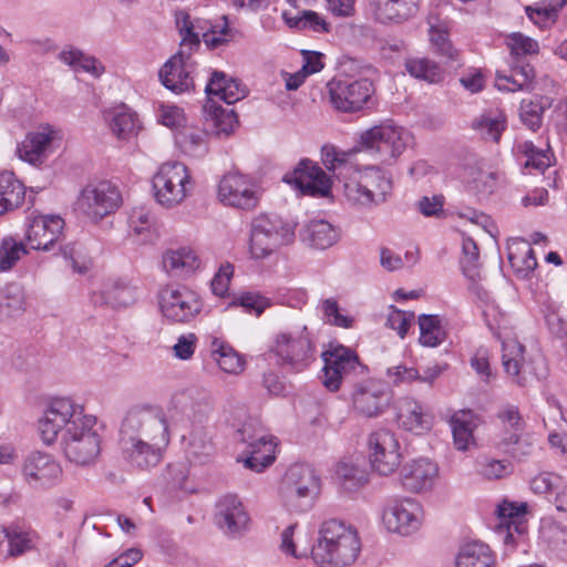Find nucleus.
Segmentation results:
<instances>
[{
	"mask_svg": "<svg viewBox=\"0 0 567 567\" xmlns=\"http://www.w3.org/2000/svg\"><path fill=\"white\" fill-rule=\"evenodd\" d=\"M507 45L511 49L514 63L518 64L524 63L522 60L523 56L528 54H537L539 50L537 41L519 32L512 33L508 37Z\"/></svg>",
	"mask_w": 567,
	"mask_h": 567,
	"instance_id": "obj_55",
	"label": "nucleus"
},
{
	"mask_svg": "<svg viewBox=\"0 0 567 567\" xmlns=\"http://www.w3.org/2000/svg\"><path fill=\"white\" fill-rule=\"evenodd\" d=\"M406 71L414 78L436 83L442 80V69L427 58L409 59L405 62Z\"/></svg>",
	"mask_w": 567,
	"mask_h": 567,
	"instance_id": "obj_54",
	"label": "nucleus"
},
{
	"mask_svg": "<svg viewBox=\"0 0 567 567\" xmlns=\"http://www.w3.org/2000/svg\"><path fill=\"white\" fill-rule=\"evenodd\" d=\"M319 492L320 481L311 466L295 464L288 468L281 486L282 499L288 509H310Z\"/></svg>",
	"mask_w": 567,
	"mask_h": 567,
	"instance_id": "obj_7",
	"label": "nucleus"
},
{
	"mask_svg": "<svg viewBox=\"0 0 567 567\" xmlns=\"http://www.w3.org/2000/svg\"><path fill=\"white\" fill-rule=\"evenodd\" d=\"M369 452L372 468L380 475H390L401 464L402 455L395 434L386 429L374 431L369 436Z\"/></svg>",
	"mask_w": 567,
	"mask_h": 567,
	"instance_id": "obj_16",
	"label": "nucleus"
},
{
	"mask_svg": "<svg viewBox=\"0 0 567 567\" xmlns=\"http://www.w3.org/2000/svg\"><path fill=\"white\" fill-rule=\"evenodd\" d=\"M525 347L516 339L508 338L502 341V364L505 373L512 382L518 386H526L532 377L537 379L543 375L537 373L525 359Z\"/></svg>",
	"mask_w": 567,
	"mask_h": 567,
	"instance_id": "obj_21",
	"label": "nucleus"
},
{
	"mask_svg": "<svg viewBox=\"0 0 567 567\" xmlns=\"http://www.w3.org/2000/svg\"><path fill=\"white\" fill-rule=\"evenodd\" d=\"M535 76V70L529 63H513L511 75L496 73L495 86L505 92L533 91Z\"/></svg>",
	"mask_w": 567,
	"mask_h": 567,
	"instance_id": "obj_34",
	"label": "nucleus"
},
{
	"mask_svg": "<svg viewBox=\"0 0 567 567\" xmlns=\"http://www.w3.org/2000/svg\"><path fill=\"white\" fill-rule=\"evenodd\" d=\"M517 148L526 157V162L524 164L526 169L533 168L544 173L548 167L553 165L554 155L548 145L546 150H542L536 147L532 142H524L519 144Z\"/></svg>",
	"mask_w": 567,
	"mask_h": 567,
	"instance_id": "obj_52",
	"label": "nucleus"
},
{
	"mask_svg": "<svg viewBox=\"0 0 567 567\" xmlns=\"http://www.w3.org/2000/svg\"><path fill=\"white\" fill-rule=\"evenodd\" d=\"M218 197L227 206L247 210L255 208L259 200L255 183L237 172L224 175L218 185Z\"/></svg>",
	"mask_w": 567,
	"mask_h": 567,
	"instance_id": "obj_18",
	"label": "nucleus"
},
{
	"mask_svg": "<svg viewBox=\"0 0 567 567\" xmlns=\"http://www.w3.org/2000/svg\"><path fill=\"white\" fill-rule=\"evenodd\" d=\"M340 182L343 183V195L349 205L368 210L377 207L359 172V163Z\"/></svg>",
	"mask_w": 567,
	"mask_h": 567,
	"instance_id": "obj_33",
	"label": "nucleus"
},
{
	"mask_svg": "<svg viewBox=\"0 0 567 567\" xmlns=\"http://www.w3.org/2000/svg\"><path fill=\"white\" fill-rule=\"evenodd\" d=\"M324 367L322 369V384L330 391H337L341 382L363 370L358 355L350 349L339 346L322 353Z\"/></svg>",
	"mask_w": 567,
	"mask_h": 567,
	"instance_id": "obj_17",
	"label": "nucleus"
},
{
	"mask_svg": "<svg viewBox=\"0 0 567 567\" xmlns=\"http://www.w3.org/2000/svg\"><path fill=\"white\" fill-rule=\"evenodd\" d=\"M27 252L22 243H18L11 237L3 238L0 246V271H6Z\"/></svg>",
	"mask_w": 567,
	"mask_h": 567,
	"instance_id": "obj_58",
	"label": "nucleus"
},
{
	"mask_svg": "<svg viewBox=\"0 0 567 567\" xmlns=\"http://www.w3.org/2000/svg\"><path fill=\"white\" fill-rule=\"evenodd\" d=\"M122 196L116 185L109 181L87 184L78 197V208L90 219L99 221L113 214L121 205Z\"/></svg>",
	"mask_w": 567,
	"mask_h": 567,
	"instance_id": "obj_11",
	"label": "nucleus"
},
{
	"mask_svg": "<svg viewBox=\"0 0 567 567\" xmlns=\"http://www.w3.org/2000/svg\"><path fill=\"white\" fill-rule=\"evenodd\" d=\"M454 445L458 451H466L474 443L473 431L476 427L472 411H457L451 417Z\"/></svg>",
	"mask_w": 567,
	"mask_h": 567,
	"instance_id": "obj_43",
	"label": "nucleus"
},
{
	"mask_svg": "<svg viewBox=\"0 0 567 567\" xmlns=\"http://www.w3.org/2000/svg\"><path fill=\"white\" fill-rule=\"evenodd\" d=\"M478 258L480 250L477 244L472 238L464 237L462 240V257L460 259V265L465 278L473 282L487 280V277L482 274Z\"/></svg>",
	"mask_w": 567,
	"mask_h": 567,
	"instance_id": "obj_46",
	"label": "nucleus"
},
{
	"mask_svg": "<svg viewBox=\"0 0 567 567\" xmlns=\"http://www.w3.org/2000/svg\"><path fill=\"white\" fill-rule=\"evenodd\" d=\"M455 567H495V557L488 545L470 542L460 548Z\"/></svg>",
	"mask_w": 567,
	"mask_h": 567,
	"instance_id": "obj_38",
	"label": "nucleus"
},
{
	"mask_svg": "<svg viewBox=\"0 0 567 567\" xmlns=\"http://www.w3.org/2000/svg\"><path fill=\"white\" fill-rule=\"evenodd\" d=\"M55 132L50 126L29 133L18 146L19 157L34 166L47 161Z\"/></svg>",
	"mask_w": 567,
	"mask_h": 567,
	"instance_id": "obj_27",
	"label": "nucleus"
},
{
	"mask_svg": "<svg viewBox=\"0 0 567 567\" xmlns=\"http://www.w3.org/2000/svg\"><path fill=\"white\" fill-rule=\"evenodd\" d=\"M284 181L295 185L302 194L326 196L331 184L327 174L317 164L302 159L293 172L285 175Z\"/></svg>",
	"mask_w": 567,
	"mask_h": 567,
	"instance_id": "obj_22",
	"label": "nucleus"
},
{
	"mask_svg": "<svg viewBox=\"0 0 567 567\" xmlns=\"http://www.w3.org/2000/svg\"><path fill=\"white\" fill-rule=\"evenodd\" d=\"M413 313L408 315L404 311L396 309L394 306L390 307L386 324L398 332L400 338H404L411 326Z\"/></svg>",
	"mask_w": 567,
	"mask_h": 567,
	"instance_id": "obj_64",
	"label": "nucleus"
},
{
	"mask_svg": "<svg viewBox=\"0 0 567 567\" xmlns=\"http://www.w3.org/2000/svg\"><path fill=\"white\" fill-rule=\"evenodd\" d=\"M336 474L347 487L361 486L368 481L365 470L348 461H341L337 464Z\"/></svg>",
	"mask_w": 567,
	"mask_h": 567,
	"instance_id": "obj_57",
	"label": "nucleus"
},
{
	"mask_svg": "<svg viewBox=\"0 0 567 567\" xmlns=\"http://www.w3.org/2000/svg\"><path fill=\"white\" fill-rule=\"evenodd\" d=\"M64 220L58 215H40L32 218L25 231L31 249L49 250L62 234Z\"/></svg>",
	"mask_w": 567,
	"mask_h": 567,
	"instance_id": "obj_25",
	"label": "nucleus"
},
{
	"mask_svg": "<svg viewBox=\"0 0 567 567\" xmlns=\"http://www.w3.org/2000/svg\"><path fill=\"white\" fill-rule=\"evenodd\" d=\"M328 89L333 107L346 113H355L369 106L374 93L373 83L368 79H333L328 83Z\"/></svg>",
	"mask_w": 567,
	"mask_h": 567,
	"instance_id": "obj_14",
	"label": "nucleus"
},
{
	"mask_svg": "<svg viewBox=\"0 0 567 567\" xmlns=\"http://www.w3.org/2000/svg\"><path fill=\"white\" fill-rule=\"evenodd\" d=\"M271 351L278 364L295 372L305 370L315 360L313 344L306 333L277 334Z\"/></svg>",
	"mask_w": 567,
	"mask_h": 567,
	"instance_id": "obj_13",
	"label": "nucleus"
},
{
	"mask_svg": "<svg viewBox=\"0 0 567 567\" xmlns=\"http://www.w3.org/2000/svg\"><path fill=\"white\" fill-rule=\"evenodd\" d=\"M162 315L173 322H188L202 310L203 302L189 286H164L158 293Z\"/></svg>",
	"mask_w": 567,
	"mask_h": 567,
	"instance_id": "obj_12",
	"label": "nucleus"
},
{
	"mask_svg": "<svg viewBox=\"0 0 567 567\" xmlns=\"http://www.w3.org/2000/svg\"><path fill=\"white\" fill-rule=\"evenodd\" d=\"M499 446L513 458L524 461L533 454L535 441L529 435L505 433L499 442Z\"/></svg>",
	"mask_w": 567,
	"mask_h": 567,
	"instance_id": "obj_48",
	"label": "nucleus"
},
{
	"mask_svg": "<svg viewBox=\"0 0 567 567\" xmlns=\"http://www.w3.org/2000/svg\"><path fill=\"white\" fill-rule=\"evenodd\" d=\"M21 473L30 486L47 488L56 484L61 478L62 467L52 455L33 452L23 461Z\"/></svg>",
	"mask_w": 567,
	"mask_h": 567,
	"instance_id": "obj_19",
	"label": "nucleus"
},
{
	"mask_svg": "<svg viewBox=\"0 0 567 567\" xmlns=\"http://www.w3.org/2000/svg\"><path fill=\"white\" fill-rule=\"evenodd\" d=\"M39 536L30 526L13 522L8 526V555L19 557L35 547Z\"/></svg>",
	"mask_w": 567,
	"mask_h": 567,
	"instance_id": "obj_37",
	"label": "nucleus"
},
{
	"mask_svg": "<svg viewBox=\"0 0 567 567\" xmlns=\"http://www.w3.org/2000/svg\"><path fill=\"white\" fill-rule=\"evenodd\" d=\"M471 127L481 138L498 143L506 128V116L502 111L488 110L476 116Z\"/></svg>",
	"mask_w": 567,
	"mask_h": 567,
	"instance_id": "obj_36",
	"label": "nucleus"
},
{
	"mask_svg": "<svg viewBox=\"0 0 567 567\" xmlns=\"http://www.w3.org/2000/svg\"><path fill=\"white\" fill-rule=\"evenodd\" d=\"M527 532V523L524 517L508 520L506 524L498 526L497 533L503 536L506 545H515L518 538H523Z\"/></svg>",
	"mask_w": 567,
	"mask_h": 567,
	"instance_id": "obj_61",
	"label": "nucleus"
},
{
	"mask_svg": "<svg viewBox=\"0 0 567 567\" xmlns=\"http://www.w3.org/2000/svg\"><path fill=\"white\" fill-rule=\"evenodd\" d=\"M389 399L384 384L373 380L357 384L352 393L354 410L367 417L380 415L388 406Z\"/></svg>",
	"mask_w": 567,
	"mask_h": 567,
	"instance_id": "obj_24",
	"label": "nucleus"
},
{
	"mask_svg": "<svg viewBox=\"0 0 567 567\" xmlns=\"http://www.w3.org/2000/svg\"><path fill=\"white\" fill-rule=\"evenodd\" d=\"M187 60L185 51L179 50L159 71L161 82L174 93H183L194 86L187 70Z\"/></svg>",
	"mask_w": 567,
	"mask_h": 567,
	"instance_id": "obj_29",
	"label": "nucleus"
},
{
	"mask_svg": "<svg viewBox=\"0 0 567 567\" xmlns=\"http://www.w3.org/2000/svg\"><path fill=\"white\" fill-rule=\"evenodd\" d=\"M359 172L375 206L385 203L393 189L391 175L378 165H359Z\"/></svg>",
	"mask_w": 567,
	"mask_h": 567,
	"instance_id": "obj_32",
	"label": "nucleus"
},
{
	"mask_svg": "<svg viewBox=\"0 0 567 567\" xmlns=\"http://www.w3.org/2000/svg\"><path fill=\"white\" fill-rule=\"evenodd\" d=\"M24 298L21 289L16 286L14 291H8L0 300V316L14 319L24 312Z\"/></svg>",
	"mask_w": 567,
	"mask_h": 567,
	"instance_id": "obj_59",
	"label": "nucleus"
},
{
	"mask_svg": "<svg viewBox=\"0 0 567 567\" xmlns=\"http://www.w3.org/2000/svg\"><path fill=\"white\" fill-rule=\"evenodd\" d=\"M239 440L247 444L244 464L247 468L261 472L275 461V442L256 420H249L238 430Z\"/></svg>",
	"mask_w": 567,
	"mask_h": 567,
	"instance_id": "obj_15",
	"label": "nucleus"
},
{
	"mask_svg": "<svg viewBox=\"0 0 567 567\" xmlns=\"http://www.w3.org/2000/svg\"><path fill=\"white\" fill-rule=\"evenodd\" d=\"M280 549L296 558L308 557L321 567H347L352 565L361 550L357 529L343 520H324L319 529L317 543L310 547L308 534L291 524L281 533Z\"/></svg>",
	"mask_w": 567,
	"mask_h": 567,
	"instance_id": "obj_3",
	"label": "nucleus"
},
{
	"mask_svg": "<svg viewBox=\"0 0 567 567\" xmlns=\"http://www.w3.org/2000/svg\"><path fill=\"white\" fill-rule=\"evenodd\" d=\"M59 59L73 68L74 71L82 70L86 73H91L94 76H100L104 68L97 62L94 56L85 55L78 49L62 50L59 53Z\"/></svg>",
	"mask_w": 567,
	"mask_h": 567,
	"instance_id": "obj_51",
	"label": "nucleus"
},
{
	"mask_svg": "<svg viewBox=\"0 0 567 567\" xmlns=\"http://www.w3.org/2000/svg\"><path fill=\"white\" fill-rule=\"evenodd\" d=\"M420 343L425 347H436L445 338L441 321L434 315H421L419 317Z\"/></svg>",
	"mask_w": 567,
	"mask_h": 567,
	"instance_id": "obj_53",
	"label": "nucleus"
},
{
	"mask_svg": "<svg viewBox=\"0 0 567 567\" xmlns=\"http://www.w3.org/2000/svg\"><path fill=\"white\" fill-rule=\"evenodd\" d=\"M156 219L152 212L145 207H136L128 218L131 231L141 237L142 243L152 240L155 234Z\"/></svg>",
	"mask_w": 567,
	"mask_h": 567,
	"instance_id": "obj_50",
	"label": "nucleus"
},
{
	"mask_svg": "<svg viewBox=\"0 0 567 567\" xmlns=\"http://www.w3.org/2000/svg\"><path fill=\"white\" fill-rule=\"evenodd\" d=\"M296 224L275 214H259L250 223L249 252L264 259L295 239Z\"/></svg>",
	"mask_w": 567,
	"mask_h": 567,
	"instance_id": "obj_5",
	"label": "nucleus"
},
{
	"mask_svg": "<svg viewBox=\"0 0 567 567\" xmlns=\"http://www.w3.org/2000/svg\"><path fill=\"white\" fill-rule=\"evenodd\" d=\"M190 175L181 162H166L161 165L152 179V188L156 203L173 208L185 200Z\"/></svg>",
	"mask_w": 567,
	"mask_h": 567,
	"instance_id": "obj_9",
	"label": "nucleus"
},
{
	"mask_svg": "<svg viewBox=\"0 0 567 567\" xmlns=\"http://www.w3.org/2000/svg\"><path fill=\"white\" fill-rule=\"evenodd\" d=\"M550 106V101L546 96H534L529 100H523L519 107L522 122L532 131H536L542 125L543 114Z\"/></svg>",
	"mask_w": 567,
	"mask_h": 567,
	"instance_id": "obj_49",
	"label": "nucleus"
},
{
	"mask_svg": "<svg viewBox=\"0 0 567 567\" xmlns=\"http://www.w3.org/2000/svg\"><path fill=\"white\" fill-rule=\"evenodd\" d=\"M338 229L323 219L310 220L301 233L302 240L318 249H327L339 239Z\"/></svg>",
	"mask_w": 567,
	"mask_h": 567,
	"instance_id": "obj_39",
	"label": "nucleus"
},
{
	"mask_svg": "<svg viewBox=\"0 0 567 567\" xmlns=\"http://www.w3.org/2000/svg\"><path fill=\"white\" fill-rule=\"evenodd\" d=\"M91 299L97 306L127 307L135 301V287L99 286V289L92 291Z\"/></svg>",
	"mask_w": 567,
	"mask_h": 567,
	"instance_id": "obj_41",
	"label": "nucleus"
},
{
	"mask_svg": "<svg viewBox=\"0 0 567 567\" xmlns=\"http://www.w3.org/2000/svg\"><path fill=\"white\" fill-rule=\"evenodd\" d=\"M23 184L12 172L0 173V216L18 208L24 199Z\"/></svg>",
	"mask_w": 567,
	"mask_h": 567,
	"instance_id": "obj_40",
	"label": "nucleus"
},
{
	"mask_svg": "<svg viewBox=\"0 0 567 567\" xmlns=\"http://www.w3.org/2000/svg\"><path fill=\"white\" fill-rule=\"evenodd\" d=\"M163 267L171 276L187 279L199 269L200 259L190 247L168 249L163 255Z\"/></svg>",
	"mask_w": 567,
	"mask_h": 567,
	"instance_id": "obj_30",
	"label": "nucleus"
},
{
	"mask_svg": "<svg viewBox=\"0 0 567 567\" xmlns=\"http://www.w3.org/2000/svg\"><path fill=\"white\" fill-rule=\"evenodd\" d=\"M396 420L400 427L414 434L430 431L433 424L432 414L412 398L399 402Z\"/></svg>",
	"mask_w": 567,
	"mask_h": 567,
	"instance_id": "obj_28",
	"label": "nucleus"
},
{
	"mask_svg": "<svg viewBox=\"0 0 567 567\" xmlns=\"http://www.w3.org/2000/svg\"><path fill=\"white\" fill-rule=\"evenodd\" d=\"M370 10L381 23H403L414 18L421 0H370Z\"/></svg>",
	"mask_w": 567,
	"mask_h": 567,
	"instance_id": "obj_26",
	"label": "nucleus"
},
{
	"mask_svg": "<svg viewBox=\"0 0 567 567\" xmlns=\"http://www.w3.org/2000/svg\"><path fill=\"white\" fill-rule=\"evenodd\" d=\"M185 454L190 464L204 465L213 460L215 446L205 431L194 430L189 434Z\"/></svg>",
	"mask_w": 567,
	"mask_h": 567,
	"instance_id": "obj_42",
	"label": "nucleus"
},
{
	"mask_svg": "<svg viewBox=\"0 0 567 567\" xmlns=\"http://www.w3.org/2000/svg\"><path fill=\"white\" fill-rule=\"evenodd\" d=\"M507 257L509 265L517 279L526 280L537 266L535 252L530 244L520 238H515L508 241Z\"/></svg>",
	"mask_w": 567,
	"mask_h": 567,
	"instance_id": "obj_31",
	"label": "nucleus"
},
{
	"mask_svg": "<svg viewBox=\"0 0 567 567\" xmlns=\"http://www.w3.org/2000/svg\"><path fill=\"white\" fill-rule=\"evenodd\" d=\"M322 311L328 321L337 327L351 328L353 319L340 312L337 300L329 298L322 301Z\"/></svg>",
	"mask_w": 567,
	"mask_h": 567,
	"instance_id": "obj_62",
	"label": "nucleus"
},
{
	"mask_svg": "<svg viewBox=\"0 0 567 567\" xmlns=\"http://www.w3.org/2000/svg\"><path fill=\"white\" fill-rule=\"evenodd\" d=\"M171 442L165 412L153 405H138L125 414L118 435L124 463L133 471L151 472L163 461Z\"/></svg>",
	"mask_w": 567,
	"mask_h": 567,
	"instance_id": "obj_2",
	"label": "nucleus"
},
{
	"mask_svg": "<svg viewBox=\"0 0 567 567\" xmlns=\"http://www.w3.org/2000/svg\"><path fill=\"white\" fill-rule=\"evenodd\" d=\"M411 134L401 126L375 125L360 136L359 152L370 155L373 161L388 163L399 157L411 143Z\"/></svg>",
	"mask_w": 567,
	"mask_h": 567,
	"instance_id": "obj_6",
	"label": "nucleus"
},
{
	"mask_svg": "<svg viewBox=\"0 0 567 567\" xmlns=\"http://www.w3.org/2000/svg\"><path fill=\"white\" fill-rule=\"evenodd\" d=\"M223 19V25H210L206 28L203 25L206 23L205 21L200 19L193 21L186 11L178 10L175 12V23L182 38L181 50L185 51L187 59H189L192 51L199 47L200 38L210 49H215L228 41L230 29L226 17Z\"/></svg>",
	"mask_w": 567,
	"mask_h": 567,
	"instance_id": "obj_8",
	"label": "nucleus"
},
{
	"mask_svg": "<svg viewBox=\"0 0 567 567\" xmlns=\"http://www.w3.org/2000/svg\"><path fill=\"white\" fill-rule=\"evenodd\" d=\"M106 118L113 134L120 140H130L140 130L136 113L126 106H120L110 111Z\"/></svg>",
	"mask_w": 567,
	"mask_h": 567,
	"instance_id": "obj_44",
	"label": "nucleus"
},
{
	"mask_svg": "<svg viewBox=\"0 0 567 567\" xmlns=\"http://www.w3.org/2000/svg\"><path fill=\"white\" fill-rule=\"evenodd\" d=\"M215 522L226 535L239 537L248 529L250 517L239 497L227 494L216 504Z\"/></svg>",
	"mask_w": 567,
	"mask_h": 567,
	"instance_id": "obj_20",
	"label": "nucleus"
},
{
	"mask_svg": "<svg viewBox=\"0 0 567 567\" xmlns=\"http://www.w3.org/2000/svg\"><path fill=\"white\" fill-rule=\"evenodd\" d=\"M207 102L204 105L207 125L217 136H229L238 125L237 114L233 109H224L217 104L223 101L234 104L247 94L246 87L225 72L214 71L205 86Z\"/></svg>",
	"mask_w": 567,
	"mask_h": 567,
	"instance_id": "obj_4",
	"label": "nucleus"
},
{
	"mask_svg": "<svg viewBox=\"0 0 567 567\" xmlns=\"http://www.w3.org/2000/svg\"><path fill=\"white\" fill-rule=\"evenodd\" d=\"M382 523L390 533L411 535L423 523V507L412 497H391L384 504Z\"/></svg>",
	"mask_w": 567,
	"mask_h": 567,
	"instance_id": "obj_10",
	"label": "nucleus"
},
{
	"mask_svg": "<svg viewBox=\"0 0 567 567\" xmlns=\"http://www.w3.org/2000/svg\"><path fill=\"white\" fill-rule=\"evenodd\" d=\"M429 34L431 45L437 54L442 55L449 61H454L457 59L458 53L450 41L445 28L441 25H431Z\"/></svg>",
	"mask_w": 567,
	"mask_h": 567,
	"instance_id": "obj_56",
	"label": "nucleus"
},
{
	"mask_svg": "<svg viewBox=\"0 0 567 567\" xmlns=\"http://www.w3.org/2000/svg\"><path fill=\"white\" fill-rule=\"evenodd\" d=\"M563 477L553 472H542L530 481V488L536 494H547L560 487Z\"/></svg>",
	"mask_w": 567,
	"mask_h": 567,
	"instance_id": "obj_60",
	"label": "nucleus"
},
{
	"mask_svg": "<svg viewBox=\"0 0 567 567\" xmlns=\"http://www.w3.org/2000/svg\"><path fill=\"white\" fill-rule=\"evenodd\" d=\"M361 152L352 148L349 152L337 150L333 145H324L321 148V161L328 171L336 173L341 181L360 161Z\"/></svg>",
	"mask_w": 567,
	"mask_h": 567,
	"instance_id": "obj_35",
	"label": "nucleus"
},
{
	"mask_svg": "<svg viewBox=\"0 0 567 567\" xmlns=\"http://www.w3.org/2000/svg\"><path fill=\"white\" fill-rule=\"evenodd\" d=\"M511 472L509 464L506 461L484 458L480 462V473L488 480H498Z\"/></svg>",
	"mask_w": 567,
	"mask_h": 567,
	"instance_id": "obj_63",
	"label": "nucleus"
},
{
	"mask_svg": "<svg viewBox=\"0 0 567 567\" xmlns=\"http://www.w3.org/2000/svg\"><path fill=\"white\" fill-rule=\"evenodd\" d=\"M39 431L45 444L53 443L61 433L60 445L64 456L81 466L93 464L101 452L97 420L84 414V409L69 398L52 400L39 421Z\"/></svg>",
	"mask_w": 567,
	"mask_h": 567,
	"instance_id": "obj_1",
	"label": "nucleus"
},
{
	"mask_svg": "<svg viewBox=\"0 0 567 567\" xmlns=\"http://www.w3.org/2000/svg\"><path fill=\"white\" fill-rule=\"evenodd\" d=\"M175 140L183 152L190 156L199 157L207 152L206 132L198 127H183L176 133Z\"/></svg>",
	"mask_w": 567,
	"mask_h": 567,
	"instance_id": "obj_47",
	"label": "nucleus"
},
{
	"mask_svg": "<svg viewBox=\"0 0 567 567\" xmlns=\"http://www.w3.org/2000/svg\"><path fill=\"white\" fill-rule=\"evenodd\" d=\"M212 355L220 370L229 374H239L245 370L246 361L233 347L215 339Z\"/></svg>",
	"mask_w": 567,
	"mask_h": 567,
	"instance_id": "obj_45",
	"label": "nucleus"
},
{
	"mask_svg": "<svg viewBox=\"0 0 567 567\" xmlns=\"http://www.w3.org/2000/svg\"><path fill=\"white\" fill-rule=\"evenodd\" d=\"M437 476V465L426 457L412 460L405 463L400 471L402 487L415 494L432 489Z\"/></svg>",
	"mask_w": 567,
	"mask_h": 567,
	"instance_id": "obj_23",
	"label": "nucleus"
}]
</instances>
